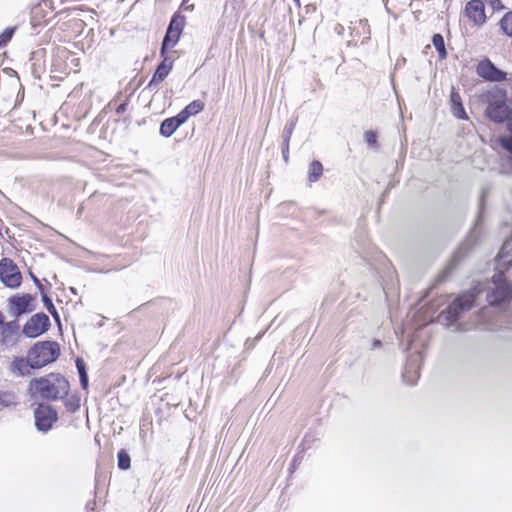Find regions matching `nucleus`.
Here are the masks:
<instances>
[{"label":"nucleus","instance_id":"obj_30","mask_svg":"<svg viewBox=\"0 0 512 512\" xmlns=\"http://www.w3.org/2000/svg\"><path fill=\"white\" fill-rule=\"evenodd\" d=\"M365 141L369 146H376L377 144V135L374 131L369 130L364 134Z\"/></svg>","mask_w":512,"mask_h":512},{"label":"nucleus","instance_id":"obj_26","mask_svg":"<svg viewBox=\"0 0 512 512\" xmlns=\"http://www.w3.org/2000/svg\"><path fill=\"white\" fill-rule=\"evenodd\" d=\"M118 458V467L121 470H127L130 468L131 459L128 453L124 450H120L117 455Z\"/></svg>","mask_w":512,"mask_h":512},{"label":"nucleus","instance_id":"obj_19","mask_svg":"<svg viewBox=\"0 0 512 512\" xmlns=\"http://www.w3.org/2000/svg\"><path fill=\"white\" fill-rule=\"evenodd\" d=\"M179 36V32H174L168 29L162 43L161 53L164 54L166 48L174 47L179 39Z\"/></svg>","mask_w":512,"mask_h":512},{"label":"nucleus","instance_id":"obj_29","mask_svg":"<svg viewBox=\"0 0 512 512\" xmlns=\"http://www.w3.org/2000/svg\"><path fill=\"white\" fill-rule=\"evenodd\" d=\"M14 34V28H6L0 34V46L6 45L12 38Z\"/></svg>","mask_w":512,"mask_h":512},{"label":"nucleus","instance_id":"obj_23","mask_svg":"<svg viewBox=\"0 0 512 512\" xmlns=\"http://www.w3.org/2000/svg\"><path fill=\"white\" fill-rule=\"evenodd\" d=\"M76 367L79 373L80 383L83 389H87L88 387V376L85 369V364L82 359L76 360Z\"/></svg>","mask_w":512,"mask_h":512},{"label":"nucleus","instance_id":"obj_35","mask_svg":"<svg viewBox=\"0 0 512 512\" xmlns=\"http://www.w3.org/2000/svg\"><path fill=\"white\" fill-rule=\"evenodd\" d=\"M4 324V316L0 312V327Z\"/></svg>","mask_w":512,"mask_h":512},{"label":"nucleus","instance_id":"obj_21","mask_svg":"<svg viewBox=\"0 0 512 512\" xmlns=\"http://www.w3.org/2000/svg\"><path fill=\"white\" fill-rule=\"evenodd\" d=\"M17 403V396L12 391H0V406L10 407Z\"/></svg>","mask_w":512,"mask_h":512},{"label":"nucleus","instance_id":"obj_25","mask_svg":"<svg viewBox=\"0 0 512 512\" xmlns=\"http://www.w3.org/2000/svg\"><path fill=\"white\" fill-rule=\"evenodd\" d=\"M412 328L410 327V324L407 322L403 325V330L401 332V342L404 345V338H407V344L405 345L406 350H410L412 348V335H411Z\"/></svg>","mask_w":512,"mask_h":512},{"label":"nucleus","instance_id":"obj_2","mask_svg":"<svg viewBox=\"0 0 512 512\" xmlns=\"http://www.w3.org/2000/svg\"><path fill=\"white\" fill-rule=\"evenodd\" d=\"M30 390L48 400H56L68 394L69 383L60 374L51 373L45 377L33 379Z\"/></svg>","mask_w":512,"mask_h":512},{"label":"nucleus","instance_id":"obj_13","mask_svg":"<svg viewBox=\"0 0 512 512\" xmlns=\"http://www.w3.org/2000/svg\"><path fill=\"white\" fill-rule=\"evenodd\" d=\"M31 297L29 295L13 297L10 299V313L19 317L28 311Z\"/></svg>","mask_w":512,"mask_h":512},{"label":"nucleus","instance_id":"obj_32","mask_svg":"<svg viewBox=\"0 0 512 512\" xmlns=\"http://www.w3.org/2000/svg\"><path fill=\"white\" fill-rule=\"evenodd\" d=\"M507 121L508 129L512 132V109L508 111L507 117L505 119Z\"/></svg>","mask_w":512,"mask_h":512},{"label":"nucleus","instance_id":"obj_8","mask_svg":"<svg viewBox=\"0 0 512 512\" xmlns=\"http://www.w3.org/2000/svg\"><path fill=\"white\" fill-rule=\"evenodd\" d=\"M35 425L39 431L47 432L57 420V413L48 405H39L35 410Z\"/></svg>","mask_w":512,"mask_h":512},{"label":"nucleus","instance_id":"obj_16","mask_svg":"<svg viewBox=\"0 0 512 512\" xmlns=\"http://www.w3.org/2000/svg\"><path fill=\"white\" fill-rule=\"evenodd\" d=\"M171 69H172V61H168L167 59H164L159 64L155 73L153 74L152 79L149 82V87H152L156 83L162 82L168 76Z\"/></svg>","mask_w":512,"mask_h":512},{"label":"nucleus","instance_id":"obj_31","mask_svg":"<svg viewBox=\"0 0 512 512\" xmlns=\"http://www.w3.org/2000/svg\"><path fill=\"white\" fill-rule=\"evenodd\" d=\"M45 305H46L47 309L49 310V312L52 313L55 318H58L57 311L50 299L45 298Z\"/></svg>","mask_w":512,"mask_h":512},{"label":"nucleus","instance_id":"obj_5","mask_svg":"<svg viewBox=\"0 0 512 512\" xmlns=\"http://www.w3.org/2000/svg\"><path fill=\"white\" fill-rule=\"evenodd\" d=\"M482 284L478 283L470 291L456 298L446 309V319L452 324L457 321L462 312L469 310L476 301V297L483 291Z\"/></svg>","mask_w":512,"mask_h":512},{"label":"nucleus","instance_id":"obj_28","mask_svg":"<svg viewBox=\"0 0 512 512\" xmlns=\"http://www.w3.org/2000/svg\"><path fill=\"white\" fill-rule=\"evenodd\" d=\"M295 127V123L293 121L287 123L284 127V142L286 150H289V141L292 136L293 130Z\"/></svg>","mask_w":512,"mask_h":512},{"label":"nucleus","instance_id":"obj_9","mask_svg":"<svg viewBox=\"0 0 512 512\" xmlns=\"http://www.w3.org/2000/svg\"><path fill=\"white\" fill-rule=\"evenodd\" d=\"M465 15L476 26H482L486 22L484 3L481 0H471L466 4Z\"/></svg>","mask_w":512,"mask_h":512},{"label":"nucleus","instance_id":"obj_18","mask_svg":"<svg viewBox=\"0 0 512 512\" xmlns=\"http://www.w3.org/2000/svg\"><path fill=\"white\" fill-rule=\"evenodd\" d=\"M451 103L453 115L459 119H466L467 115L465 113L463 105L461 104V98L458 93H451Z\"/></svg>","mask_w":512,"mask_h":512},{"label":"nucleus","instance_id":"obj_10","mask_svg":"<svg viewBox=\"0 0 512 512\" xmlns=\"http://www.w3.org/2000/svg\"><path fill=\"white\" fill-rule=\"evenodd\" d=\"M19 325L16 321L4 323L0 327V345L13 347L18 342Z\"/></svg>","mask_w":512,"mask_h":512},{"label":"nucleus","instance_id":"obj_20","mask_svg":"<svg viewBox=\"0 0 512 512\" xmlns=\"http://www.w3.org/2000/svg\"><path fill=\"white\" fill-rule=\"evenodd\" d=\"M323 173V166L319 161H313L309 166L308 179L310 182H316Z\"/></svg>","mask_w":512,"mask_h":512},{"label":"nucleus","instance_id":"obj_4","mask_svg":"<svg viewBox=\"0 0 512 512\" xmlns=\"http://www.w3.org/2000/svg\"><path fill=\"white\" fill-rule=\"evenodd\" d=\"M29 359L35 369L54 362L60 355L59 345L53 341L36 343L28 351Z\"/></svg>","mask_w":512,"mask_h":512},{"label":"nucleus","instance_id":"obj_14","mask_svg":"<svg viewBox=\"0 0 512 512\" xmlns=\"http://www.w3.org/2000/svg\"><path fill=\"white\" fill-rule=\"evenodd\" d=\"M35 369L33 363L29 359V355L27 354V359L22 357H16L12 361L10 365V370L13 374L17 376H25L30 374V370Z\"/></svg>","mask_w":512,"mask_h":512},{"label":"nucleus","instance_id":"obj_1","mask_svg":"<svg viewBox=\"0 0 512 512\" xmlns=\"http://www.w3.org/2000/svg\"><path fill=\"white\" fill-rule=\"evenodd\" d=\"M505 266L506 272L512 267V240L504 242L498 255L499 273L493 276V287L487 292V300L490 304H498L508 299L511 295V288L504 277L502 267Z\"/></svg>","mask_w":512,"mask_h":512},{"label":"nucleus","instance_id":"obj_6","mask_svg":"<svg viewBox=\"0 0 512 512\" xmlns=\"http://www.w3.org/2000/svg\"><path fill=\"white\" fill-rule=\"evenodd\" d=\"M0 279L10 288H16L21 284V273L11 259L3 258L0 261Z\"/></svg>","mask_w":512,"mask_h":512},{"label":"nucleus","instance_id":"obj_3","mask_svg":"<svg viewBox=\"0 0 512 512\" xmlns=\"http://www.w3.org/2000/svg\"><path fill=\"white\" fill-rule=\"evenodd\" d=\"M483 101L487 103L486 116L497 123L505 121L508 114L506 94L494 88L483 95Z\"/></svg>","mask_w":512,"mask_h":512},{"label":"nucleus","instance_id":"obj_36","mask_svg":"<svg viewBox=\"0 0 512 512\" xmlns=\"http://www.w3.org/2000/svg\"><path fill=\"white\" fill-rule=\"evenodd\" d=\"M299 4V0H295Z\"/></svg>","mask_w":512,"mask_h":512},{"label":"nucleus","instance_id":"obj_17","mask_svg":"<svg viewBox=\"0 0 512 512\" xmlns=\"http://www.w3.org/2000/svg\"><path fill=\"white\" fill-rule=\"evenodd\" d=\"M205 105L200 100H194L191 103H189L180 113V117L183 119L184 122L187 121V119L190 116H194L198 113H200L204 109Z\"/></svg>","mask_w":512,"mask_h":512},{"label":"nucleus","instance_id":"obj_33","mask_svg":"<svg viewBox=\"0 0 512 512\" xmlns=\"http://www.w3.org/2000/svg\"><path fill=\"white\" fill-rule=\"evenodd\" d=\"M283 158L285 161L288 160V150L285 148V143L283 144Z\"/></svg>","mask_w":512,"mask_h":512},{"label":"nucleus","instance_id":"obj_7","mask_svg":"<svg viewBox=\"0 0 512 512\" xmlns=\"http://www.w3.org/2000/svg\"><path fill=\"white\" fill-rule=\"evenodd\" d=\"M49 327V317L44 313H37L26 322L23 333L29 338H36L46 332Z\"/></svg>","mask_w":512,"mask_h":512},{"label":"nucleus","instance_id":"obj_27","mask_svg":"<svg viewBox=\"0 0 512 512\" xmlns=\"http://www.w3.org/2000/svg\"><path fill=\"white\" fill-rule=\"evenodd\" d=\"M183 27H184V17L174 16L169 24L168 29H170L174 32H179L181 34Z\"/></svg>","mask_w":512,"mask_h":512},{"label":"nucleus","instance_id":"obj_11","mask_svg":"<svg viewBox=\"0 0 512 512\" xmlns=\"http://www.w3.org/2000/svg\"><path fill=\"white\" fill-rule=\"evenodd\" d=\"M477 74L489 81H503L506 77V73L499 70L489 60H482L479 62L476 68Z\"/></svg>","mask_w":512,"mask_h":512},{"label":"nucleus","instance_id":"obj_22","mask_svg":"<svg viewBox=\"0 0 512 512\" xmlns=\"http://www.w3.org/2000/svg\"><path fill=\"white\" fill-rule=\"evenodd\" d=\"M432 43H433L434 47L436 48V50L438 51L439 57L441 59L445 58L447 55V52L445 49L444 39H443L442 35L434 34L433 38H432Z\"/></svg>","mask_w":512,"mask_h":512},{"label":"nucleus","instance_id":"obj_34","mask_svg":"<svg viewBox=\"0 0 512 512\" xmlns=\"http://www.w3.org/2000/svg\"><path fill=\"white\" fill-rule=\"evenodd\" d=\"M381 346V342L379 340L373 341V349L379 348Z\"/></svg>","mask_w":512,"mask_h":512},{"label":"nucleus","instance_id":"obj_15","mask_svg":"<svg viewBox=\"0 0 512 512\" xmlns=\"http://www.w3.org/2000/svg\"><path fill=\"white\" fill-rule=\"evenodd\" d=\"M185 123L180 115L165 119L160 126V134L164 137H170L177 128Z\"/></svg>","mask_w":512,"mask_h":512},{"label":"nucleus","instance_id":"obj_24","mask_svg":"<svg viewBox=\"0 0 512 512\" xmlns=\"http://www.w3.org/2000/svg\"><path fill=\"white\" fill-rule=\"evenodd\" d=\"M500 26L506 35L512 37V11L502 17Z\"/></svg>","mask_w":512,"mask_h":512},{"label":"nucleus","instance_id":"obj_12","mask_svg":"<svg viewBox=\"0 0 512 512\" xmlns=\"http://www.w3.org/2000/svg\"><path fill=\"white\" fill-rule=\"evenodd\" d=\"M421 361L422 356L419 352H416L410 356L406 364L405 372L403 373V379L407 384L413 385L416 383L417 379L419 378Z\"/></svg>","mask_w":512,"mask_h":512}]
</instances>
